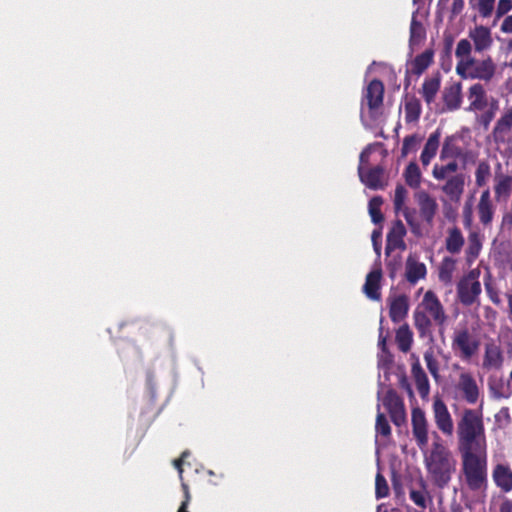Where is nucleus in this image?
<instances>
[{"instance_id":"obj_1","label":"nucleus","mask_w":512,"mask_h":512,"mask_svg":"<svg viewBox=\"0 0 512 512\" xmlns=\"http://www.w3.org/2000/svg\"><path fill=\"white\" fill-rule=\"evenodd\" d=\"M412 434L417 446L424 453V464L433 484L440 489L448 486L455 472L456 461L443 439L433 432V442L430 450L428 445V421L425 412L420 407L411 411Z\"/></svg>"},{"instance_id":"obj_2","label":"nucleus","mask_w":512,"mask_h":512,"mask_svg":"<svg viewBox=\"0 0 512 512\" xmlns=\"http://www.w3.org/2000/svg\"><path fill=\"white\" fill-rule=\"evenodd\" d=\"M456 433L460 451L486 449L485 426L480 410L464 408L457 419Z\"/></svg>"},{"instance_id":"obj_3","label":"nucleus","mask_w":512,"mask_h":512,"mask_svg":"<svg viewBox=\"0 0 512 512\" xmlns=\"http://www.w3.org/2000/svg\"><path fill=\"white\" fill-rule=\"evenodd\" d=\"M462 473L467 488L476 493H485L488 488V462L486 450L460 451Z\"/></svg>"},{"instance_id":"obj_4","label":"nucleus","mask_w":512,"mask_h":512,"mask_svg":"<svg viewBox=\"0 0 512 512\" xmlns=\"http://www.w3.org/2000/svg\"><path fill=\"white\" fill-rule=\"evenodd\" d=\"M451 348L455 356L470 361L479 351L480 341L467 326H462L453 331Z\"/></svg>"},{"instance_id":"obj_5","label":"nucleus","mask_w":512,"mask_h":512,"mask_svg":"<svg viewBox=\"0 0 512 512\" xmlns=\"http://www.w3.org/2000/svg\"><path fill=\"white\" fill-rule=\"evenodd\" d=\"M479 275L478 270H470L457 283V298L462 305L469 307L478 302L482 292Z\"/></svg>"},{"instance_id":"obj_6","label":"nucleus","mask_w":512,"mask_h":512,"mask_svg":"<svg viewBox=\"0 0 512 512\" xmlns=\"http://www.w3.org/2000/svg\"><path fill=\"white\" fill-rule=\"evenodd\" d=\"M453 393L455 399L462 400L467 404L474 405L478 402L480 388L471 372L463 371L459 374L453 385Z\"/></svg>"},{"instance_id":"obj_7","label":"nucleus","mask_w":512,"mask_h":512,"mask_svg":"<svg viewBox=\"0 0 512 512\" xmlns=\"http://www.w3.org/2000/svg\"><path fill=\"white\" fill-rule=\"evenodd\" d=\"M433 420L437 429L446 437H451L454 432V422L445 402L436 396L432 402Z\"/></svg>"},{"instance_id":"obj_8","label":"nucleus","mask_w":512,"mask_h":512,"mask_svg":"<svg viewBox=\"0 0 512 512\" xmlns=\"http://www.w3.org/2000/svg\"><path fill=\"white\" fill-rule=\"evenodd\" d=\"M418 307H420L423 312H426V315L431 317L435 324L443 330L447 321V315L442 303L433 291L429 290L424 294L421 304Z\"/></svg>"},{"instance_id":"obj_9","label":"nucleus","mask_w":512,"mask_h":512,"mask_svg":"<svg viewBox=\"0 0 512 512\" xmlns=\"http://www.w3.org/2000/svg\"><path fill=\"white\" fill-rule=\"evenodd\" d=\"M496 211V206L491 198V192L489 188H486L481 192L479 201L476 205V212L479 218V222L484 227H490Z\"/></svg>"},{"instance_id":"obj_10","label":"nucleus","mask_w":512,"mask_h":512,"mask_svg":"<svg viewBox=\"0 0 512 512\" xmlns=\"http://www.w3.org/2000/svg\"><path fill=\"white\" fill-rule=\"evenodd\" d=\"M414 198L418 204L422 220L431 225L438 210L435 198L425 190L416 192Z\"/></svg>"},{"instance_id":"obj_11","label":"nucleus","mask_w":512,"mask_h":512,"mask_svg":"<svg viewBox=\"0 0 512 512\" xmlns=\"http://www.w3.org/2000/svg\"><path fill=\"white\" fill-rule=\"evenodd\" d=\"M443 181L444 184L441 187V191L451 202H459L465 189V174L456 173L455 175L448 176V178L444 179Z\"/></svg>"},{"instance_id":"obj_12","label":"nucleus","mask_w":512,"mask_h":512,"mask_svg":"<svg viewBox=\"0 0 512 512\" xmlns=\"http://www.w3.org/2000/svg\"><path fill=\"white\" fill-rule=\"evenodd\" d=\"M384 172V168L380 165L368 169H365L363 166L358 167V174L361 182L372 190L384 188Z\"/></svg>"},{"instance_id":"obj_13","label":"nucleus","mask_w":512,"mask_h":512,"mask_svg":"<svg viewBox=\"0 0 512 512\" xmlns=\"http://www.w3.org/2000/svg\"><path fill=\"white\" fill-rule=\"evenodd\" d=\"M384 84L379 79H373L367 85L363 94V102H366L370 111L377 110L383 104Z\"/></svg>"},{"instance_id":"obj_14","label":"nucleus","mask_w":512,"mask_h":512,"mask_svg":"<svg viewBox=\"0 0 512 512\" xmlns=\"http://www.w3.org/2000/svg\"><path fill=\"white\" fill-rule=\"evenodd\" d=\"M504 356L501 347L494 342L485 345L482 367L487 371L500 370Z\"/></svg>"},{"instance_id":"obj_15","label":"nucleus","mask_w":512,"mask_h":512,"mask_svg":"<svg viewBox=\"0 0 512 512\" xmlns=\"http://www.w3.org/2000/svg\"><path fill=\"white\" fill-rule=\"evenodd\" d=\"M413 320L419 338L433 343V323L431 318L426 315V312H423L420 307H417L413 313Z\"/></svg>"},{"instance_id":"obj_16","label":"nucleus","mask_w":512,"mask_h":512,"mask_svg":"<svg viewBox=\"0 0 512 512\" xmlns=\"http://www.w3.org/2000/svg\"><path fill=\"white\" fill-rule=\"evenodd\" d=\"M406 235V228L401 220H396L387 234L386 238V254H389L395 249H406L404 236Z\"/></svg>"},{"instance_id":"obj_17","label":"nucleus","mask_w":512,"mask_h":512,"mask_svg":"<svg viewBox=\"0 0 512 512\" xmlns=\"http://www.w3.org/2000/svg\"><path fill=\"white\" fill-rule=\"evenodd\" d=\"M498 171L494 177V195L497 201L507 200L511 193L512 176L503 173L501 163L497 165Z\"/></svg>"},{"instance_id":"obj_18","label":"nucleus","mask_w":512,"mask_h":512,"mask_svg":"<svg viewBox=\"0 0 512 512\" xmlns=\"http://www.w3.org/2000/svg\"><path fill=\"white\" fill-rule=\"evenodd\" d=\"M492 479L495 485L503 492L512 491V470L507 464H497L492 470Z\"/></svg>"},{"instance_id":"obj_19","label":"nucleus","mask_w":512,"mask_h":512,"mask_svg":"<svg viewBox=\"0 0 512 512\" xmlns=\"http://www.w3.org/2000/svg\"><path fill=\"white\" fill-rule=\"evenodd\" d=\"M409 310V299L405 294L389 298V317L392 322L404 320Z\"/></svg>"},{"instance_id":"obj_20","label":"nucleus","mask_w":512,"mask_h":512,"mask_svg":"<svg viewBox=\"0 0 512 512\" xmlns=\"http://www.w3.org/2000/svg\"><path fill=\"white\" fill-rule=\"evenodd\" d=\"M381 279V268L374 269L367 274L363 285V292L369 299L374 301H379L381 299Z\"/></svg>"},{"instance_id":"obj_21","label":"nucleus","mask_w":512,"mask_h":512,"mask_svg":"<svg viewBox=\"0 0 512 512\" xmlns=\"http://www.w3.org/2000/svg\"><path fill=\"white\" fill-rule=\"evenodd\" d=\"M427 274L426 265L418 261L416 256L409 255L405 264V278L414 285L419 280L424 279Z\"/></svg>"},{"instance_id":"obj_22","label":"nucleus","mask_w":512,"mask_h":512,"mask_svg":"<svg viewBox=\"0 0 512 512\" xmlns=\"http://www.w3.org/2000/svg\"><path fill=\"white\" fill-rule=\"evenodd\" d=\"M463 148L458 144V137L456 135L447 136L442 144L440 150L439 160L445 162L447 159H460L463 158Z\"/></svg>"},{"instance_id":"obj_23","label":"nucleus","mask_w":512,"mask_h":512,"mask_svg":"<svg viewBox=\"0 0 512 512\" xmlns=\"http://www.w3.org/2000/svg\"><path fill=\"white\" fill-rule=\"evenodd\" d=\"M469 37L473 41L475 51L477 52H482L489 49L493 43L490 29L483 25L476 26L473 30H471L469 32Z\"/></svg>"},{"instance_id":"obj_24","label":"nucleus","mask_w":512,"mask_h":512,"mask_svg":"<svg viewBox=\"0 0 512 512\" xmlns=\"http://www.w3.org/2000/svg\"><path fill=\"white\" fill-rule=\"evenodd\" d=\"M468 99L470 100L468 111H482L488 105L487 93L480 83H475L469 88Z\"/></svg>"},{"instance_id":"obj_25","label":"nucleus","mask_w":512,"mask_h":512,"mask_svg":"<svg viewBox=\"0 0 512 512\" xmlns=\"http://www.w3.org/2000/svg\"><path fill=\"white\" fill-rule=\"evenodd\" d=\"M440 138L441 130L439 128L429 135L420 155V161L424 167L428 166L436 156L440 145Z\"/></svg>"},{"instance_id":"obj_26","label":"nucleus","mask_w":512,"mask_h":512,"mask_svg":"<svg viewBox=\"0 0 512 512\" xmlns=\"http://www.w3.org/2000/svg\"><path fill=\"white\" fill-rule=\"evenodd\" d=\"M512 128V108L507 110L496 122L492 135L496 143H504Z\"/></svg>"},{"instance_id":"obj_27","label":"nucleus","mask_w":512,"mask_h":512,"mask_svg":"<svg viewBox=\"0 0 512 512\" xmlns=\"http://www.w3.org/2000/svg\"><path fill=\"white\" fill-rule=\"evenodd\" d=\"M458 159H447L445 162L436 163L432 169V176L435 180L441 181L448 176L455 175L459 172Z\"/></svg>"},{"instance_id":"obj_28","label":"nucleus","mask_w":512,"mask_h":512,"mask_svg":"<svg viewBox=\"0 0 512 512\" xmlns=\"http://www.w3.org/2000/svg\"><path fill=\"white\" fill-rule=\"evenodd\" d=\"M406 197V188L403 185L398 184L395 188L394 209L396 212L402 211L408 225L414 228L415 224L413 221V212L409 208L404 207Z\"/></svg>"},{"instance_id":"obj_29","label":"nucleus","mask_w":512,"mask_h":512,"mask_svg":"<svg viewBox=\"0 0 512 512\" xmlns=\"http://www.w3.org/2000/svg\"><path fill=\"white\" fill-rule=\"evenodd\" d=\"M411 373L419 395L422 398H425L429 394L430 384L428 377L423 368L421 367L419 361H416L415 363L412 364Z\"/></svg>"},{"instance_id":"obj_30","label":"nucleus","mask_w":512,"mask_h":512,"mask_svg":"<svg viewBox=\"0 0 512 512\" xmlns=\"http://www.w3.org/2000/svg\"><path fill=\"white\" fill-rule=\"evenodd\" d=\"M464 243V236L457 226L448 229L447 237L445 239V248L449 253H460L464 246Z\"/></svg>"},{"instance_id":"obj_31","label":"nucleus","mask_w":512,"mask_h":512,"mask_svg":"<svg viewBox=\"0 0 512 512\" xmlns=\"http://www.w3.org/2000/svg\"><path fill=\"white\" fill-rule=\"evenodd\" d=\"M434 51L427 49L421 54L417 55L411 62L410 70L407 73H412L416 76H420L428 67L433 63Z\"/></svg>"},{"instance_id":"obj_32","label":"nucleus","mask_w":512,"mask_h":512,"mask_svg":"<svg viewBox=\"0 0 512 512\" xmlns=\"http://www.w3.org/2000/svg\"><path fill=\"white\" fill-rule=\"evenodd\" d=\"M443 102L448 111H455L460 108L462 96L459 84L445 89L443 93Z\"/></svg>"},{"instance_id":"obj_33","label":"nucleus","mask_w":512,"mask_h":512,"mask_svg":"<svg viewBox=\"0 0 512 512\" xmlns=\"http://www.w3.org/2000/svg\"><path fill=\"white\" fill-rule=\"evenodd\" d=\"M474 71L471 75L472 78L489 81L495 74V65L491 58L482 60L478 63L475 62Z\"/></svg>"},{"instance_id":"obj_34","label":"nucleus","mask_w":512,"mask_h":512,"mask_svg":"<svg viewBox=\"0 0 512 512\" xmlns=\"http://www.w3.org/2000/svg\"><path fill=\"white\" fill-rule=\"evenodd\" d=\"M440 85L441 82L439 77H429L424 80L421 94L427 105H430L435 100L440 89Z\"/></svg>"},{"instance_id":"obj_35","label":"nucleus","mask_w":512,"mask_h":512,"mask_svg":"<svg viewBox=\"0 0 512 512\" xmlns=\"http://www.w3.org/2000/svg\"><path fill=\"white\" fill-rule=\"evenodd\" d=\"M395 341L401 352L407 353L411 349L413 334L407 324L398 328Z\"/></svg>"},{"instance_id":"obj_36","label":"nucleus","mask_w":512,"mask_h":512,"mask_svg":"<svg viewBox=\"0 0 512 512\" xmlns=\"http://www.w3.org/2000/svg\"><path fill=\"white\" fill-rule=\"evenodd\" d=\"M405 121L407 123L417 122L420 118L422 108L421 103L415 96L410 97L405 102Z\"/></svg>"},{"instance_id":"obj_37","label":"nucleus","mask_w":512,"mask_h":512,"mask_svg":"<svg viewBox=\"0 0 512 512\" xmlns=\"http://www.w3.org/2000/svg\"><path fill=\"white\" fill-rule=\"evenodd\" d=\"M455 269L456 260L451 257H444L438 269L439 280L445 284H450L452 282Z\"/></svg>"},{"instance_id":"obj_38","label":"nucleus","mask_w":512,"mask_h":512,"mask_svg":"<svg viewBox=\"0 0 512 512\" xmlns=\"http://www.w3.org/2000/svg\"><path fill=\"white\" fill-rule=\"evenodd\" d=\"M403 176H404L406 184L409 187H411L413 189L419 188V186L421 184L422 175H421L420 168L416 162H410L406 166Z\"/></svg>"},{"instance_id":"obj_39","label":"nucleus","mask_w":512,"mask_h":512,"mask_svg":"<svg viewBox=\"0 0 512 512\" xmlns=\"http://www.w3.org/2000/svg\"><path fill=\"white\" fill-rule=\"evenodd\" d=\"M491 176V167L486 160H482L477 164L475 169V184L477 187H484L487 185Z\"/></svg>"},{"instance_id":"obj_40","label":"nucleus","mask_w":512,"mask_h":512,"mask_svg":"<svg viewBox=\"0 0 512 512\" xmlns=\"http://www.w3.org/2000/svg\"><path fill=\"white\" fill-rule=\"evenodd\" d=\"M383 405L388 411V413L405 407L403 399L397 394V392L394 389H389L386 392L383 398Z\"/></svg>"},{"instance_id":"obj_41","label":"nucleus","mask_w":512,"mask_h":512,"mask_svg":"<svg viewBox=\"0 0 512 512\" xmlns=\"http://www.w3.org/2000/svg\"><path fill=\"white\" fill-rule=\"evenodd\" d=\"M425 37L426 31L423 24L420 21H418L415 17H413L410 24V45H418L425 39Z\"/></svg>"},{"instance_id":"obj_42","label":"nucleus","mask_w":512,"mask_h":512,"mask_svg":"<svg viewBox=\"0 0 512 512\" xmlns=\"http://www.w3.org/2000/svg\"><path fill=\"white\" fill-rule=\"evenodd\" d=\"M422 137L418 134L408 135L403 139L402 147H401V157L405 158L411 152H416L420 143L422 142Z\"/></svg>"},{"instance_id":"obj_43","label":"nucleus","mask_w":512,"mask_h":512,"mask_svg":"<svg viewBox=\"0 0 512 512\" xmlns=\"http://www.w3.org/2000/svg\"><path fill=\"white\" fill-rule=\"evenodd\" d=\"M383 199L380 196H375L369 201V214L374 224H379L384 220V216L381 212V205Z\"/></svg>"},{"instance_id":"obj_44","label":"nucleus","mask_w":512,"mask_h":512,"mask_svg":"<svg viewBox=\"0 0 512 512\" xmlns=\"http://www.w3.org/2000/svg\"><path fill=\"white\" fill-rule=\"evenodd\" d=\"M420 490L410 489L409 497L412 502L420 508H426V484L423 479L419 481Z\"/></svg>"},{"instance_id":"obj_45","label":"nucleus","mask_w":512,"mask_h":512,"mask_svg":"<svg viewBox=\"0 0 512 512\" xmlns=\"http://www.w3.org/2000/svg\"><path fill=\"white\" fill-rule=\"evenodd\" d=\"M389 495V486L385 477L378 472L375 478V496L377 499L385 498Z\"/></svg>"},{"instance_id":"obj_46","label":"nucleus","mask_w":512,"mask_h":512,"mask_svg":"<svg viewBox=\"0 0 512 512\" xmlns=\"http://www.w3.org/2000/svg\"><path fill=\"white\" fill-rule=\"evenodd\" d=\"M375 430L377 434H380L383 437H388L391 435L390 424L386 416L381 412H378L377 414Z\"/></svg>"},{"instance_id":"obj_47","label":"nucleus","mask_w":512,"mask_h":512,"mask_svg":"<svg viewBox=\"0 0 512 512\" xmlns=\"http://www.w3.org/2000/svg\"><path fill=\"white\" fill-rule=\"evenodd\" d=\"M472 45L469 40L461 39L456 47L455 56L457 59H469L471 57Z\"/></svg>"},{"instance_id":"obj_48","label":"nucleus","mask_w":512,"mask_h":512,"mask_svg":"<svg viewBox=\"0 0 512 512\" xmlns=\"http://www.w3.org/2000/svg\"><path fill=\"white\" fill-rule=\"evenodd\" d=\"M512 10V0H498L493 25Z\"/></svg>"},{"instance_id":"obj_49","label":"nucleus","mask_w":512,"mask_h":512,"mask_svg":"<svg viewBox=\"0 0 512 512\" xmlns=\"http://www.w3.org/2000/svg\"><path fill=\"white\" fill-rule=\"evenodd\" d=\"M424 361L431 375L437 378L439 373V363L435 358L432 350L426 351L424 353Z\"/></svg>"},{"instance_id":"obj_50","label":"nucleus","mask_w":512,"mask_h":512,"mask_svg":"<svg viewBox=\"0 0 512 512\" xmlns=\"http://www.w3.org/2000/svg\"><path fill=\"white\" fill-rule=\"evenodd\" d=\"M495 7V0H478L477 10L481 17L488 18L492 15Z\"/></svg>"},{"instance_id":"obj_51","label":"nucleus","mask_w":512,"mask_h":512,"mask_svg":"<svg viewBox=\"0 0 512 512\" xmlns=\"http://www.w3.org/2000/svg\"><path fill=\"white\" fill-rule=\"evenodd\" d=\"M481 247H482V244H481L478 234L471 233L469 235V246H468L467 254L471 257L476 258V257H478V255L480 253Z\"/></svg>"},{"instance_id":"obj_52","label":"nucleus","mask_w":512,"mask_h":512,"mask_svg":"<svg viewBox=\"0 0 512 512\" xmlns=\"http://www.w3.org/2000/svg\"><path fill=\"white\" fill-rule=\"evenodd\" d=\"M389 415H390L391 421L396 426H401V425L405 424V422H406L405 407L401 408L399 410L391 411V412H389Z\"/></svg>"},{"instance_id":"obj_53","label":"nucleus","mask_w":512,"mask_h":512,"mask_svg":"<svg viewBox=\"0 0 512 512\" xmlns=\"http://www.w3.org/2000/svg\"><path fill=\"white\" fill-rule=\"evenodd\" d=\"M458 63H457V66H456V72L458 75L462 76V77H465L466 75V70L472 66H474L475 64V59L474 58H469V59H458Z\"/></svg>"},{"instance_id":"obj_54","label":"nucleus","mask_w":512,"mask_h":512,"mask_svg":"<svg viewBox=\"0 0 512 512\" xmlns=\"http://www.w3.org/2000/svg\"><path fill=\"white\" fill-rule=\"evenodd\" d=\"M473 222L472 206L466 203L463 207V224L466 228H470Z\"/></svg>"},{"instance_id":"obj_55","label":"nucleus","mask_w":512,"mask_h":512,"mask_svg":"<svg viewBox=\"0 0 512 512\" xmlns=\"http://www.w3.org/2000/svg\"><path fill=\"white\" fill-rule=\"evenodd\" d=\"M485 289H486V292H487V295L488 297L490 298V300L496 304V305H499L501 300H500V297H499V294L498 292L496 291V289L493 287L492 283L490 282H485Z\"/></svg>"},{"instance_id":"obj_56","label":"nucleus","mask_w":512,"mask_h":512,"mask_svg":"<svg viewBox=\"0 0 512 512\" xmlns=\"http://www.w3.org/2000/svg\"><path fill=\"white\" fill-rule=\"evenodd\" d=\"M494 117L495 114L492 111L486 110L479 116L478 121L484 127V129H488Z\"/></svg>"},{"instance_id":"obj_57","label":"nucleus","mask_w":512,"mask_h":512,"mask_svg":"<svg viewBox=\"0 0 512 512\" xmlns=\"http://www.w3.org/2000/svg\"><path fill=\"white\" fill-rule=\"evenodd\" d=\"M182 489H183V492H184V500L182 501L181 503V506L179 507L178 511L177 512H188L187 510V506L190 502V499H191V496H190V492H189V487L186 483H182Z\"/></svg>"},{"instance_id":"obj_58","label":"nucleus","mask_w":512,"mask_h":512,"mask_svg":"<svg viewBox=\"0 0 512 512\" xmlns=\"http://www.w3.org/2000/svg\"><path fill=\"white\" fill-rule=\"evenodd\" d=\"M500 30L502 33H505V34H512V14L511 15H507L502 23H501V26H500Z\"/></svg>"},{"instance_id":"obj_59","label":"nucleus","mask_w":512,"mask_h":512,"mask_svg":"<svg viewBox=\"0 0 512 512\" xmlns=\"http://www.w3.org/2000/svg\"><path fill=\"white\" fill-rule=\"evenodd\" d=\"M190 455L189 451H184L182 452L181 456L178 458V459H175L173 464L175 466V468L177 469L179 475H180V478H182V473H183V462H184V459L186 457H188Z\"/></svg>"},{"instance_id":"obj_60","label":"nucleus","mask_w":512,"mask_h":512,"mask_svg":"<svg viewBox=\"0 0 512 512\" xmlns=\"http://www.w3.org/2000/svg\"><path fill=\"white\" fill-rule=\"evenodd\" d=\"M464 8V0H453L451 12L454 16H457L462 12Z\"/></svg>"},{"instance_id":"obj_61","label":"nucleus","mask_w":512,"mask_h":512,"mask_svg":"<svg viewBox=\"0 0 512 512\" xmlns=\"http://www.w3.org/2000/svg\"><path fill=\"white\" fill-rule=\"evenodd\" d=\"M487 107L488 111H492L496 115V112L499 110V101L494 97H491L490 99L488 98Z\"/></svg>"},{"instance_id":"obj_62","label":"nucleus","mask_w":512,"mask_h":512,"mask_svg":"<svg viewBox=\"0 0 512 512\" xmlns=\"http://www.w3.org/2000/svg\"><path fill=\"white\" fill-rule=\"evenodd\" d=\"M499 512H512V500L505 499L500 504Z\"/></svg>"},{"instance_id":"obj_63","label":"nucleus","mask_w":512,"mask_h":512,"mask_svg":"<svg viewBox=\"0 0 512 512\" xmlns=\"http://www.w3.org/2000/svg\"><path fill=\"white\" fill-rule=\"evenodd\" d=\"M368 158H369V154L367 153V151L366 150L362 151L360 154V165L359 166L364 167V164L368 162Z\"/></svg>"},{"instance_id":"obj_64","label":"nucleus","mask_w":512,"mask_h":512,"mask_svg":"<svg viewBox=\"0 0 512 512\" xmlns=\"http://www.w3.org/2000/svg\"><path fill=\"white\" fill-rule=\"evenodd\" d=\"M378 345H379V347L381 348L382 351H386V337H382L381 333H380V336H379Z\"/></svg>"}]
</instances>
